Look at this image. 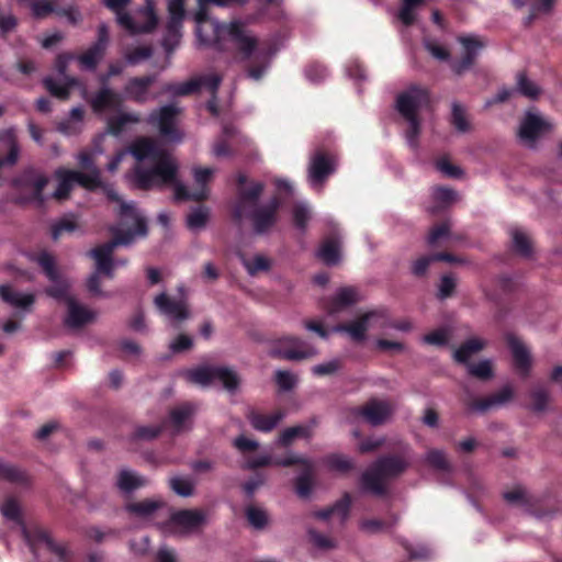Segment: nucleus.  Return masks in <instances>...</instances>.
Here are the masks:
<instances>
[{
    "mask_svg": "<svg viewBox=\"0 0 562 562\" xmlns=\"http://www.w3.org/2000/svg\"><path fill=\"white\" fill-rule=\"evenodd\" d=\"M244 0H199L198 11L194 14L195 34L198 43L203 47H212L221 52H235L240 60L254 64L248 69V77L259 80L266 72L273 52L267 42L260 41L239 20L231 23H220L209 15L211 4L226 7ZM169 21L162 46L170 53L180 43L181 27L184 18V0H170L168 3Z\"/></svg>",
    "mask_w": 562,
    "mask_h": 562,
    "instance_id": "f257e3e1",
    "label": "nucleus"
},
{
    "mask_svg": "<svg viewBox=\"0 0 562 562\" xmlns=\"http://www.w3.org/2000/svg\"><path fill=\"white\" fill-rule=\"evenodd\" d=\"M131 154L135 160L132 179L140 189L172 187L176 200L200 201L207 196V184L214 169L194 168L195 188L188 190L178 179V164L157 142L148 137L134 140L126 151L115 155L108 164L110 172L117 170L124 157Z\"/></svg>",
    "mask_w": 562,
    "mask_h": 562,
    "instance_id": "f03ea898",
    "label": "nucleus"
},
{
    "mask_svg": "<svg viewBox=\"0 0 562 562\" xmlns=\"http://www.w3.org/2000/svg\"><path fill=\"white\" fill-rule=\"evenodd\" d=\"M105 192L109 199L119 204L120 223L111 228L113 240L88 252L94 260L95 271L89 277L87 286L94 295H103L100 289V274L111 279L117 267L126 265L125 260H113L114 249L117 246H127L147 233L146 222L134 204L123 202L111 188L106 187Z\"/></svg>",
    "mask_w": 562,
    "mask_h": 562,
    "instance_id": "7ed1b4c3",
    "label": "nucleus"
},
{
    "mask_svg": "<svg viewBox=\"0 0 562 562\" xmlns=\"http://www.w3.org/2000/svg\"><path fill=\"white\" fill-rule=\"evenodd\" d=\"M261 182L247 181L246 177H238V199L234 207V216L237 221L249 218L254 229L261 234L270 229L277 221V210L280 206L278 198L265 204H258L262 193Z\"/></svg>",
    "mask_w": 562,
    "mask_h": 562,
    "instance_id": "20e7f679",
    "label": "nucleus"
},
{
    "mask_svg": "<svg viewBox=\"0 0 562 562\" xmlns=\"http://www.w3.org/2000/svg\"><path fill=\"white\" fill-rule=\"evenodd\" d=\"M30 262L36 263L42 268L47 279L53 283L46 290V293L57 300L65 299L67 304V315L65 324L69 328H80L92 323L97 313L86 305L78 302L75 297L68 295V283L63 280L56 269L55 259L46 251L25 255Z\"/></svg>",
    "mask_w": 562,
    "mask_h": 562,
    "instance_id": "39448f33",
    "label": "nucleus"
},
{
    "mask_svg": "<svg viewBox=\"0 0 562 562\" xmlns=\"http://www.w3.org/2000/svg\"><path fill=\"white\" fill-rule=\"evenodd\" d=\"M429 104V94L425 88L412 86L397 97L396 106L398 112L408 123L406 140L409 146L416 147L419 135L418 111Z\"/></svg>",
    "mask_w": 562,
    "mask_h": 562,
    "instance_id": "423d86ee",
    "label": "nucleus"
},
{
    "mask_svg": "<svg viewBox=\"0 0 562 562\" xmlns=\"http://www.w3.org/2000/svg\"><path fill=\"white\" fill-rule=\"evenodd\" d=\"M406 468L407 461L403 458H382L362 474V488L380 495L385 491L387 481L402 473Z\"/></svg>",
    "mask_w": 562,
    "mask_h": 562,
    "instance_id": "0eeeda50",
    "label": "nucleus"
},
{
    "mask_svg": "<svg viewBox=\"0 0 562 562\" xmlns=\"http://www.w3.org/2000/svg\"><path fill=\"white\" fill-rule=\"evenodd\" d=\"M104 5L116 14L117 23L132 34L147 33L154 30L157 25L158 18L155 12L154 0H146L145 7L137 10V16H145L147 24L139 25L132 22L130 14L123 13V10L131 2V0H102Z\"/></svg>",
    "mask_w": 562,
    "mask_h": 562,
    "instance_id": "6e6552de",
    "label": "nucleus"
},
{
    "mask_svg": "<svg viewBox=\"0 0 562 562\" xmlns=\"http://www.w3.org/2000/svg\"><path fill=\"white\" fill-rule=\"evenodd\" d=\"M184 376L189 382L201 386L221 382L228 392L237 390L240 383L238 374L227 367H201L186 371Z\"/></svg>",
    "mask_w": 562,
    "mask_h": 562,
    "instance_id": "1a4fd4ad",
    "label": "nucleus"
},
{
    "mask_svg": "<svg viewBox=\"0 0 562 562\" xmlns=\"http://www.w3.org/2000/svg\"><path fill=\"white\" fill-rule=\"evenodd\" d=\"M55 177L58 181V186L54 192V198L57 200L67 199L75 184H80L89 190L101 186L100 170L98 167H93L90 173L60 168L55 171Z\"/></svg>",
    "mask_w": 562,
    "mask_h": 562,
    "instance_id": "9d476101",
    "label": "nucleus"
},
{
    "mask_svg": "<svg viewBox=\"0 0 562 562\" xmlns=\"http://www.w3.org/2000/svg\"><path fill=\"white\" fill-rule=\"evenodd\" d=\"M139 122V116L135 113L120 112L115 116H112L108 120V130L106 133L101 134L94 143V148L91 153L81 151L77 156V160L79 165L87 170L85 173H90L93 167H97L93 162V156L100 155L103 153V149L100 148L99 143L103 140L106 134H112L114 136H119L123 133L125 126L127 124H135Z\"/></svg>",
    "mask_w": 562,
    "mask_h": 562,
    "instance_id": "9b49d317",
    "label": "nucleus"
},
{
    "mask_svg": "<svg viewBox=\"0 0 562 562\" xmlns=\"http://www.w3.org/2000/svg\"><path fill=\"white\" fill-rule=\"evenodd\" d=\"M0 512L7 519L14 521L19 526L22 537L34 553L37 550L38 542V544L43 546L46 550L56 552L60 557L63 555V550L56 546L46 533L41 531L36 535V539L32 538L27 528L21 520L20 507L14 498L9 497L0 504Z\"/></svg>",
    "mask_w": 562,
    "mask_h": 562,
    "instance_id": "f8f14e48",
    "label": "nucleus"
},
{
    "mask_svg": "<svg viewBox=\"0 0 562 562\" xmlns=\"http://www.w3.org/2000/svg\"><path fill=\"white\" fill-rule=\"evenodd\" d=\"M75 59V56L71 54H61L56 59V70L58 72V78L47 77L44 80V85L46 89L58 99H68L70 90L74 87L79 86L81 88L82 98L87 99V89L82 87L79 81L66 75V69L70 61Z\"/></svg>",
    "mask_w": 562,
    "mask_h": 562,
    "instance_id": "ddd939ff",
    "label": "nucleus"
},
{
    "mask_svg": "<svg viewBox=\"0 0 562 562\" xmlns=\"http://www.w3.org/2000/svg\"><path fill=\"white\" fill-rule=\"evenodd\" d=\"M387 325V314L385 310L369 311L349 324L339 325L334 328L335 331L347 333L351 339L362 341L370 329H384Z\"/></svg>",
    "mask_w": 562,
    "mask_h": 562,
    "instance_id": "4468645a",
    "label": "nucleus"
},
{
    "mask_svg": "<svg viewBox=\"0 0 562 562\" xmlns=\"http://www.w3.org/2000/svg\"><path fill=\"white\" fill-rule=\"evenodd\" d=\"M168 521L161 525V530L170 536H183L196 530L205 522V515L198 509H186L171 513L168 509Z\"/></svg>",
    "mask_w": 562,
    "mask_h": 562,
    "instance_id": "2eb2a0df",
    "label": "nucleus"
},
{
    "mask_svg": "<svg viewBox=\"0 0 562 562\" xmlns=\"http://www.w3.org/2000/svg\"><path fill=\"white\" fill-rule=\"evenodd\" d=\"M269 352L273 357L292 361L310 359L317 355L315 347L293 336H284L277 339Z\"/></svg>",
    "mask_w": 562,
    "mask_h": 562,
    "instance_id": "dca6fc26",
    "label": "nucleus"
},
{
    "mask_svg": "<svg viewBox=\"0 0 562 562\" xmlns=\"http://www.w3.org/2000/svg\"><path fill=\"white\" fill-rule=\"evenodd\" d=\"M178 113L179 109L175 104L165 105L158 111L153 112L148 121L158 128L161 137L167 142H179L182 134L176 126Z\"/></svg>",
    "mask_w": 562,
    "mask_h": 562,
    "instance_id": "f3484780",
    "label": "nucleus"
},
{
    "mask_svg": "<svg viewBox=\"0 0 562 562\" xmlns=\"http://www.w3.org/2000/svg\"><path fill=\"white\" fill-rule=\"evenodd\" d=\"M551 130L552 124L549 121L536 113L527 112L520 123L518 136L526 146L532 147L539 137Z\"/></svg>",
    "mask_w": 562,
    "mask_h": 562,
    "instance_id": "a211bd4d",
    "label": "nucleus"
},
{
    "mask_svg": "<svg viewBox=\"0 0 562 562\" xmlns=\"http://www.w3.org/2000/svg\"><path fill=\"white\" fill-rule=\"evenodd\" d=\"M335 171V159L333 156L317 151L312 158L308 167V183L317 191L322 187L329 175Z\"/></svg>",
    "mask_w": 562,
    "mask_h": 562,
    "instance_id": "6ab92c4d",
    "label": "nucleus"
},
{
    "mask_svg": "<svg viewBox=\"0 0 562 562\" xmlns=\"http://www.w3.org/2000/svg\"><path fill=\"white\" fill-rule=\"evenodd\" d=\"M154 303L158 311L171 322L180 323L190 316L183 294L179 299H171L166 293H160L155 297Z\"/></svg>",
    "mask_w": 562,
    "mask_h": 562,
    "instance_id": "aec40b11",
    "label": "nucleus"
},
{
    "mask_svg": "<svg viewBox=\"0 0 562 562\" xmlns=\"http://www.w3.org/2000/svg\"><path fill=\"white\" fill-rule=\"evenodd\" d=\"M221 81L222 78L218 75L209 74L205 76L192 78L182 83L170 85L167 87L166 91L176 95H186L199 89H206L214 93L217 90Z\"/></svg>",
    "mask_w": 562,
    "mask_h": 562,
    "instance_id": "412c9836",
    "label": "nucleus"
},
{
    "mask_svg": "<svg viewBox=\"0 0 562 562\" xmlns=\"http://www.w3.org/2000/svg\"><path fill=\"white\" fill-rule=\"evenodd\" d=\"M128 513L135 518L153 521L160 516L168 514V507L166 503L160 498L144 499L136 503H131L126 506Z\"/></svg>",
    "mask_w": 562,
    "mask_h": 562,
    "instance_id": "4be33fe9",
    "label": "nucleus"
},
{
    "mask_svg": "<svg viewBox=\"0 0 562 562\" xmlns=\"http://www.w3.org/2000/svg\"><path fill=\"white\" fill-rule=\"evenodd\" d=\"M393 408L385 401L371 400L361 408H355L356 415L362 416L371 425H380L384 423L391 415Z\"/></svg>",
    "mask_w": 562,
    "mask_h": 562,
    "instance_id": "5701e85b",
    "label": "nucleus"
},
{
    "mask_svg": "<svg viewBox=\"0 0 562 562\" xmlns=\"http://www.w3.org/2000/svg\"><path fill=\"white\" fill-rule=\"evenodd\" d=\"M459 42L463 47V57L459 63L453 65V70L457 74H461L467 70L473 59L477 55L479 50L483 47L484 43L476 35H464L459 37Z\"/></svg>",
    "mask_w": 562,
    "mask_h": 562,
    "instance_id": "b1692460",
    "label": "nucleus"
},
{
    "mask_svg": "<svg viewBox=\"0 0 562 562\" xmlns=\"http://www.w3.org/2000/svg\"><path fill=\"white\" fill-rule=\"evenodd\" d=\"M514 391L510 386H504L499 392L486 398L473 402L470 409L476 413H485L492 408L499 407L512 400Z\"/></svg>",
    "mask_w": 562,
    "mask_h": 562,
    "instance_id": "393cba45",
    "label": "nucleus"
},
{
    "mask_svg": "<svg viewBox=\"0 0 562 562\" xmlns=\"http://www.w3.org/2000/svg\"><path fill=\"white\" fill-rule=\"evenodd\" d=\"M90 104L95 113L115 110L121 104V98L109 88H102L91 100Z\"/></svg>",
    "mask_w": 562,
    "mask_h": 562,
    "instance_id": "a878e982",
    "label": "nucleus"
},
{
    "mask_svg": "<svg viewBox=\"0 0 562 562\" xmlns=\"http://www.w3.org/2000/svg\"><path fill=\"white\" fill-rule=\"evenodd\" d=\"M317 257L328 266L338 263L341 258L340 238L336 235L325 238L317 251Z\"/></svg>",
    "mask_w": 562,
    "mask_h": 562,
    "instance_id": "bb28decb",
    "label": "nucleus"
},
{
    "mask_svg": "<svg viewBox=\"0 0 562 562\" xmlns=\"http://www.w3.org/2000/svg\"><path fill=\"white\" fill-rule=\"evenodd\" d=\"M359 300L358 292L352 288H341L328 302L326 308L329 314H336L349 307Z\"/></svg>",
    "mask_w": 562,
    "mask_h": 562,
    "instance_id": "cd10ccee",
    "label": "nucleus"
},
{
    "mask_svg": "<svg viewBox=\"0 0 562 562\" xmlns=\"http://www.w3.org/2000/svg\"><path fill=\"white\" fill-rule=\"evenodd\" d=\"M507 342L516 366L524 372H527L531 366V357L525 344L514 335L507 336Z\"/></svg>",
    "mask_w": 562,
    "mask_h": 562,
    "instance_id": "c85d7f7f",
    "label": "nucleus"
},
{
    "mask_svg": "<svg viewBox=\"0 0 562 562\" xmlns=\"http://www.w3.org/2000/svg\"><path fill=\"white\" fill-rule=\"evenodd\" d=\"M83 115L81 106L72 108L69 115L59 122L57 130L67 136L79 134L83 128Z\"/></svg>",
    "mask_w": 562,
    "mask_h": 562,
    "instance_id": "c756f323",
    "label": "nucleus"
},
{
    "mask_svg": "<svg viewBox=\"0 0 562 562\" xmlns=\"http://www.w3.org/2000/svg\"><path fill=\"white\" fill-rule=\"evenodd\" d=\"M0 297L15 308H26L34 303V295L12 290L8 285L0 286Z\"/></svg>",
    "mask_w": 562,
    "mask_h": 562,
    "instance_id": "7c9ffc66",
    "label": "nucleus"
},
{
    "mask_svg": "<svg viewBox=\"0 0 562 562\" xmlns=\"http://www.w3.org/2000/svg\"><path fill=\"white\" fill-rule=\"evenodd\" d=\"M350 508V498L348 495H346L342 499H340L337 504L334 506L315 513V516L319 519H330L338 521L339 524H342L349 514Z\"/></svg>",
    "mask_w": 562,
    "mask_h": 562,
    "instance_id": "2f4dec72",
    "label": "nucleus"
},
{
    "mask_svg": "<svg viewBox=\"0 0 562 562\" xmlns=\"http://www.w3.org/2000/svg\"><path fill=\"white\" fill-rule=\"evenodd\" d=\"M283 413L274 412L268 415L252 412L249 415L251 426L259 431H271L283 418Z\"/></svg>",
    "mask_w": 562,
    "mask_h": 562,
    "instance_id": "473e14b6",
    "label": "nucleus"
},
{
    "mask_svg": "<svg viewBox=\"0 0 562 562\" xmlns=\"http://www.w3.org/2000/svg\"><path fill=\"white\" fill-rule=\"evenodd\" d=\"M0 146L3 149H8V156L2 159L0 158V167L4 165H14L18 160L19 148L16 146L15 133L12 128L0 132Z\"/></svg>",
    "mask_w": 562,
    "mask_h": 562,
    "instance_id": "72a5a7b5",
    "label": "nucleus"
},
{
    "mask_svg": "<svg viewBox=\"0 0 562 562\" xmlns=\"http://www.w3.org/2000/svg\"><path fill=\"white\" fill-rule=\"evenodd\" d=\"M154 81V77L134 78L128 81L125 93L131 99L144 102L148 99V87Z\"/></svg>",
    "mask_w": 562,
    "mask_h": 562,
    "instance_id": "f704fd0d",
    "label": "nucleus"
},
{
    "mask_svg": "<svg viewBox=\"0 0 562 562\" xmlns=\"http://www.w3.org/2000/svg\"><path fill=\"white\" fill-rule=\"evenodd\" d=\"M485 346V341L480 338H471L461 345L453 352V358L457 362L468 363V361Z\"/></svg>",
    "mask_w": 562,
    "mask_h": 562,
    "instance_id": "c9c22d12",
    "label": "nucleus"
},
{
    "mask_svg": "<svg viewBox=\"0 0 562 562\" xmlns=\"http://www.w3.org/2000/svg\"><path fill=\"white\" fill-rule=\"evenodd\" d=\"M147 484V480L131 470H122L117 476V486L121 491L130 493Z\"/></svg>",
    "mask_w": 562,
    "mask_h": 562,
    "instance_id": "e433bc0d",
    "label": "nucleus"
},
{
    "mask_svg": "<svg viewBox=\"0 0 562 562\" xmlns=\"http://www.w3.org/2000/svg\"><path fill=\"white\" fill-rule=\"evenodd\" d=\"M195 407L192 404H182L170 413V425L175 431H180L187 427Z\"/></svg>",
    "mask_w": 562,
    "mask_h": 562,
    "instance_id": "4c0bfd02",
    "label": "nucleus"
},
{
    "mask_svg": "<svg viewBox=\"0 0 562 562\" xmlns=\"http://www.w3.org/2000/svg\"><path fill=\"white\" fill-rule=\"evenodd\" d=\"M553 3L554 0H514V4L517 8H529L531 12L530 16L528 18L529 21L540 14H546L550 12L553 7Z\"/></svg>",
    "mask_w": 562,
    "mask_h": 562,
    "instance_id": "58836bf2",
    "label": "nucleus"
},
{
    "mask_svg": "<svg viewBox=\"0 0 562 562\" xmlns=\"http://www.w3.org/2000/svg\"><path fill=\"white\" fill-rule=\"evenodd\" d=\"M105 49H101V47L97 45H92L89 49H87L83 54L77 57V60L85 70H93L99 61L104 56Z\"/></svg>",
    "mask_w": 562,
    "mask_h": 562,
    "instance_id": "ea45409f",
    "label": "nucleus"
},
{
    "mask_svg": "<svg viewBox=\"0 0 562 562\" xmlns=\"http://www.w3.org/2000/svg\"><path fill=\"white\" fill-rule=\"evenodd\" d=\"M513 247L521 256H529L531 251V239L526 232L514 227L510 229Z\"/></svg>",
    "mask_w": 562,
    "mask_h": 562,
    "instance_id": "a19ab883",
    "label": "nucleus"
},
{
    "mask_svg": "<svg viewBox=\"0 0 562 562\" xmlns=\"http://www.w3.org/2000/svg\"><path fill=\"white\" fill-rule=\"evenodd\" d=\"M313 424L290 427L282 431L279 442L283 446L290 445L296 438H308L312 435Z\"/></svg>",
    "mask_w": 562,
    "mask_h": 562,
    "instance_id": "79ce46f5",
    "label": "nucleus"
},
{
    "mask_svg": "<svg viewBox=\"0 0 562 562\" xmlns=\"http://www.w3.org/2000/svg\"><path fill=\"white\" fill-rule=\"evenodd\" d=\"M241 261L250 276L268 271L270 268V260L263 255H255L250 258L243 256Z\"/></svg>",
    "mask_w": 562,
    "mask_h": 562,
    "instance_id": "37998d69",
    "label": "nucleus"
},
{
    "mask_svg": "<svg viewBox=\"0 0 562 562\" xmlns=\"http://www.w3.org/2000/svg\"><path fill=\"white\" fill-rule=\"evenodd\" d=\"M435 260H443L448 262H462L461 259H458L449 254H437L430 257H423L416 260L413 265V272L416 276H422L426 272L429 263Z\"/></svg>",
    "mask_w": 562,
    "mask_h": 562,
    "instance_id": "c03bdc74",
    "label": "nucleus"
},
{
    "mask_svg": "<svg viewBox=\"0 0 562 562\" xmlns=\"http://www.w3.org/2000/svg\"><path fill=\"white\" fill-rule=\"evenodd\" d=\"M426 0H402V7L398 12V19L405 25H409L415 20V10Z\"/></svg>",
    "mask_w": 562,
    "mask_h": 562,
    "instance_id": "a18cd8bd",
    "label": "nucleus"
},
{
    "mask_svg": "<svg viewBox=\"0 0 562 562\" xmlns=\"http://www.w3.org/2000/svg\"><path fill=\"white\" fill-rule=\"evenodd\" d=\"M171 490L182 497H188L193 494L194 484L189 477L173 476L169 481Z\"/></svg>",
    "mask_w": 562,
    "mask_h": 562,
    "instance_id": "49530a36",
    "label": "nucleus"
},
{
    "mask_svg": "<svg viewBox=\"0 0 562 562\" xmlns=\"http://www.w3.org/2000/svg\"><path fill=\"white\" fill-rule=\"evenodd\" d=\"M209 212L205 207L194 209L187 217V224L190 229H201L207 222Z\"/></svg>",
    "mask_w": 562,
    "mask_h": 562,
    "instance_id": "de8ad7c7",
    "label": "nucleus"
},
{
    "mask_svg": "<svg viewBox=\"0 0 562 562\" xmlns=\"http://www.w3.org/2000/svg\"><path fill=\"white\" fill-rule=\"evenodd\" d=\"M390 527L391 524L376 518L363 519L360 522V529L368 535L386 531Z\"/></svg>",
    "mask_w": 562,
    "mask_h": 562,
    "instance_id": "09e8293b",
    "label": "nucleus"
},
{
    "mask_svg": "<svg viewBox=\"0 0 562 562\" xmlns=\"http://www.w3.org/2000/svg\"><path fill=\"white\" fill-rule=\"evenodd\" d=\"M468 371L475 378L490 379L493 375L492 362L490 360H482L477 363L468 364Z\"/></svg>",
    "mask_w": 562,
    "mask_h": 562,
    "instance_id": "8fccbe9b",
    "label": "nucleus"
},
{
    "mask_svg": "<svg viewBox=\"0 0 562 562\" xmlns=\"http://www.w3.org/2000/svg\"><path fill=\"white\" fill-rule=\"evenodd\" d=\"M25 182L32 188L34 192V199L41 202V192L47 184V178L41 173H30L26 176Z\"/></svg>",
    "mask_w": 562,
    "mask_h": 562,
    "instance_id": "3c124183",
    "label": "nucleus"
},
{
    "mask_svg": "<svg viewBox=\"0 0 562 562\" xmlns=\"http://www.w3.org/2000/svg\"><path fill=\"white\" fill-rule=\"evenodd\" d=\"M246 516L249 524L255 528H262L268 521L266 512L261 508L250 506L246 510Z\"/></svg>",
    "mask_w": 562,
    "mask_h": 562,
    "instance_id": "603ef678",
    "label": "nucleus"
},
{
    "mask_svg": "<svg viewBox=\"0 0 562 562\" xmlns=\"http://www.w3.org/2000/svg\"><path fill=\"white\" fill-rule=\"evenodd\" d=\"M311 212L305 203H297L293 209L294 224L299 229H305Z\"/></svg>",
    "mask_w": 562,
    "mask_h": 562,
    "instance_id": "864d4df0",
    "label": "nucleus"
},
{
    "mask_svg": "<svg viewBox=\"0 0 562 562\" xmlns=\"http://www.w3.org/2000/svg\"><path fill=\"white\" fill-rule=\"evenodd\" d=\"M517 88L521 94L529 98H536L539 94L536 83L530 81L524 74L517 76Z\"/></svg>",
    "mask_w": 562,
    "mask_h": 562,
    "instance_id": "5fc2aeb1",
    "label": "nucleus"
},
{
    "mask_svg": "<svg viewBox=\"0 0 562 562\" xmlns=\"http://www.w3.org/2000/svg\"><path fill=\"white\" fill-rule=\"evenodd\" d=\"M55 0H35L31 2V11L35 18H45L54 11Z\"/></svg>",
    "mask_w": 562,
    "mask_h": 562,
    "instance_id": "6e6d98bb",
    "label": "nucleus"
},
{
    "mask_svg": "<svg viewBox=\"0 0 562 562\" xmlns=\"http://www.w3.org/2000/svg\"><path fill=\"white\" fill-rule=\"evenodd\" d=\"M305 76L311 82L317 83L328 76V71L326 67H324L323 65L318 63H313L306 67Z\"/></svg>",
    "mask_w": 562,
    "mask_h": 562,
    "instance_id": "4d7b16f0",
    "label": "nucleus"
},
{
    "mask_svg": "<svg viewBox=\"0 0 562 562\" xmlns=\"http://www.w3.org/2000/svg\"><path fill=\"white\" fill-rule=\"evenodd\" d=\"M310 538L313 546L319 550L327 551L336 548L337 542L333 538L323 536L316 531H310Z\"/></svg>",
    "mask_w": 562,
    "mask_h": 562,
    "instance_id": "13d9d810",
    "label": "nucleus"
},
{
    "mask_svg": "<svg viewBox=\"0 0 562 562\" xmlns=\"http://www.w3.org/2000/svg\"><path fill=\"white\" fill-rule=\"evenodd\" d=\"M426 461L437 470H448L449 463L446 459V456L440 450H430L426 454Z\"/></svg>",
    "mask_w": 562,
    "mask_h": 562,
    "instance_id": "bf43d9fd",
    "label": "nucleus"
},
{
    "mask_svg": "<svg viewBox=\"0 0 562 562\" xmlns=\"http://www.w3.org/2000/svg\"><path fill=\"white\" fill-rule=\"evenodd\" d=\"M327 464L331 470L347 472L352 468V462L345 456L334 454L328 457Z\"/></svg>",
    "mask_w": 562,
    "mask_h": 562,
    "instance_id": "052dcab7",
    "label": "nucleus"
},
{
    "mask_svg": "<svg viewBox=\"0 0 562 562\" xmlns=\"http://www.w3.org/2000/svg\"><path fill=\"white\" fill-rule=\"evenodd\" d=\"M452 122L454 127L460 132L469 131V122L465 117L464 110L459 104L452 106Z\"/></svg>",
    "mask_w": 562,
    "mask_h": 562,
    "instance_id": "680f3d73",
    "label": "nucleus"
},
{
    "mask_svg": "<svg viewBox=\"0 0 562 562\" xmlns=\"http://www.w3.org/2000/svg\"><path fill=\"white\" fill-rule=\"evenodd\" d=\"M450 227L447 223H442L432 228V231L428 235V244L437 245L441 240H445L449 237Z\"/></svg>",
    "mask_w": 562,
    "mask_h": 562,
    "instance_id": "e2e57ef3",
    "label": "nucleus"
},
{
    "mask_svg": "<svg viewBox=\"0 0 562 562\" xmlns=\"http://www.w3.org/2000/svg\"><path fill=\"white\" fill-rule=\"evenodd\" d=\"M76 228L77 224L74 218H63L54 226L53 238L58 239L64 233H72Z\"/></svg>",
    "mask_w": 562,
    "mask_h": 562,
    "instance_id": "0e129e2a",
    "label": "nucleus"
},
{
    "mask_svg": "<svg viewBox=\"0 0 562 562\" xmlns=\"http://www.w3.org/2000/svg\"><path fill=\"white\" fill-rule=\"evenodd\" d=\"M151 55V49L146 46L137 47L133 52H128L125 54V59L128 64L135 65L149 58Z\"/></svg>",
    "mask_w": 562,
    "mask_h": 562,
    "instance_id": "69168bd1",
    "label": "nucleus"
},
{
    "mask_svg": "<svg viewBox=\"0 0 562 562\" xmlns=\"http://www.w3.org/2000/svg\"><path fill=\"white\" fill-rule=\"evenodd\" d=\"M432 198L436 202L443 206L456 200V193L451 189L438 187L434 189Z\"/></svg>",
    "mask_w": 562,
    "mask_h": 562,
    "instance_id": "338daca9",
    "label": "nucleus"
},
{
    "mask_svg": "<svg viewBox=\"0 0 562 562\" xmlns=\"http://www.w3.org/2000/svg\"><path fill=\"white\" fill-rule=\"evenodd\" d=\"M276 381L280 389L288 391L291 390L296 383V376L290 371L279 370L276 373Z\"/></svg>",
    "mask_w": 562,
    "mask_h": 562,
    "instance_id": "774afa93",
    "label": "nucleus"
}]
</instances>
